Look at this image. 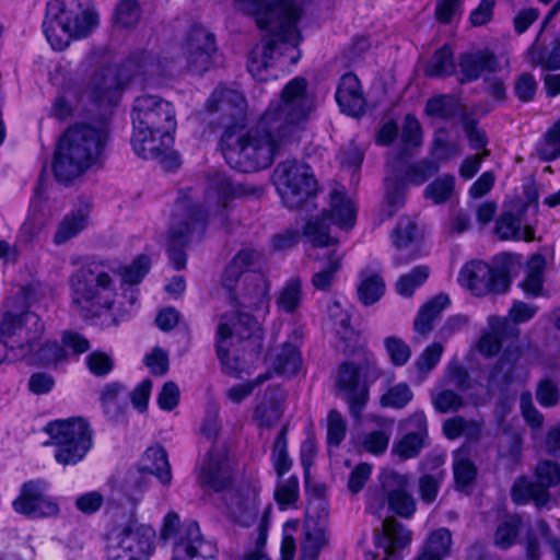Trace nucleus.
I'll list each match as a JSON object with an SVG mask.
<instances>
[{"label": "nucleus", "instance_id": "1", "mask_svg": "<svg viewBox=\"0 0 560 560\" xmlns=\"http://www.w3.org/2000/svg\"><path fill=\"white\" fill-rule=\"evenodd\" d=\"M303 77L291 79L282 89L279 100L271 101L255 127L241 131L246 122V100L232 89L218 88L207 101L209 113H220L225 130L221 148L226 163L238 172L248 173L266 168L290 142L304 130L316 109L314 94L307 90Z\"/></svg>", "mask_w": 560, "mask_h": 560}, {"label": "nucleus", "instance_id": "2", "mask_svg": "<svg viewBox=\"0 0 560 560\" xmlns=\"http://www.w3.org/2000/svg\"><path fill=\"white\" fill-rule=\"evenodd\" d=\"M313 0H234L237 11L253 16L260 30L267 33L250 52L247 69L258 81H267L276 74L270 69L277 59L288 58L294 65L301 52V33L298 22Z\"/></svg>", "mask_w": 560, "mask_h": 560}, {"label": "nucleus", "instance_id": "3", "mask_svg": "<svg viewBox=\"0 0 560 560\" xmlns=\"http://www.w3.org/2000/svg\"><path fill=\"white\" fill-rule=\"evenodd\" d=\"M261 187L249 184L232 183L224 173H215L209 182L208 200L214 198L215 205H209L207 214L194 205L188 196L179 197L174 206L168 231L167 253L171 264L176 270L184 269L187 256L182 249L195 237L199 238L206 228L207 219L219 226L229 224V201L235 197L258 196Z\"/></svg>", "mask_w": 560, "mask_h": 560}, {"label": "nucleus", "instance_id": "4", "mask_svg": "<svg viewBox=\"0 0 560 560\" xmlns=\"http://www.w3.org/2000/svg\"><path fill=\"white\" fill-rule=\"evenodd\" d=\"M241 284L235 283L233 290L240 311L235 316L236 322L233 326L230 322L233 316L223 315L217 330V354L222 364H226L230 352L229 340L237 338L240 340H257L262 337V329L259 320L246 311L267 315L270 307L269 290L270 284L267 278L260 272H247L241 277Z\"/></svg>", "mask_w": 560, "mask_h": 560}, {"label": "nucleus", "instance_id": "5", "mask_svg": "<svg viewBox=\"0 0 560 560\" xmlns=\"http://www.w3.org/2000/svg\"><path fill=\"white\" fill-rule=\"evenodd\" d=\"M131 145L144 160H163L173 144L176 115L172 103L158 95L138 96L132 107Z\"/></svg>", "mask_w": 560, "mask_h": 560}, {"label": "nucleus", "instance_id": "6", "mask_svg": "<svg viewBox=\"0 0 560 560\" xmlns=\"http://www.w3.org/2000/svg\"><path fill=\"white\" fill-rule=\"evenodd\" d=\"M109 138L106 120L77 124L69 128L55 153L54 174L68 184L100 162Z\"/></svg>", "mask_w": 560, "mask_h": 560}, {"label": "nucleus", "instance_id": "7", "mask_svg": "<svg viewBox=\"0 0 560 560\" xmlns=\"http://www.w3.org/2000/svg\"><path fill=\"white\" fill-rule=\"evenodd\" d=\"M97 24L98 15L86 0H50L43 30L52 49L63 50L72 39L90 35Z\"/></svg>", "mask_w": 560, "mask_h": 560}, {"label": "nucleus", "instance_id": "8", "mask_svg": "<svg viewBox=\"0 0 560 560\" xmlns=\"http://www.w3.org/2000/svg\"><path fill=\"white\" fill-rule=\"evenodd\" d=\"M161 74L159 65L152 58L141 57L138 63L131 58L121 67L108 66L95 71L83 95L100 107L115 106L133 75H142L148 80Z\"/></svg>", "mask_w": 560, "mask_h": 560}, {"label": "nucleus", "instance_id": "9", "mask_svg": "<svg viewBox=\"0 0 560 560\" xmlns=\"http://www.w3.org/2000/svg\"><path fill=\"white\" fill-rule=\"evenodd\" d=\"M72 301L85 317L98 316L113 306L114 281L101 262H90L71 277Z\"/></svg>", "mask_w": 560, "mask_h": 560}, {"label": "nucleus", "instance_id": "10", "mask_svg": "<svg viewBox=\"0 0 560 560\" xmlns=\"http://www.w3.org/2000/svg\"><path fill=\"white\" fill-rule=\"evenodd\" d=\"M382 375L375 359H365L355 364L343 362L337 370L336 388L338 396L348 404L353 419L360 421L370 398V386Z\"/></svg>", "mask_w": 560, "mask_h": 560}, {"label": "nucleus", "instance_id": "11", "mask_svg": "<svg viewBox=\"0 0 560 560\" xmlns=\"http://www.w3.org/2000/svg\"><path fill=\"white\" fill-rule=\"evenodd\" d=\"M176 536L172 560H215L218 547L213 540L205 538L198 523L190 521L182 525L178 514L170 511L164 516L161 538L167 540Z\"/></svg>", "mask_w": 560, "mask_h": 560}, {"label": "nucleus", "instance_id": "12", "mask_svg": "<svg viewBox=\"0 0 560 560\" xmlns=\"http://www.w3.org/2000/svg\"><path fill=\"white\" fill-rule=\"evenodd\" d=\"M44 431L57 446L56 460L63 466L81 462L93 445V432L81 417L50 421Z\"/></svg>", "mask_w": 560, "mask_h": 560}, {"label": "nucleus", "instance_id": "13", "mask_svg": "<svg viewBox=\"0 0 560 560\" xmlns=\"http://www.w3.org/2000/svg\"><path fill=\"white\" fill-rule=\"evenodd\" d=\"M154 537V529L139 523L132 512L127 523L108 533L106 560H149Z\"/></svg>", "mask_w": 560, "mask_h": 560}, {"label": "nucleus", "instance_id": "14", "mask_svg": "<svg viewBox=\"0 0 560 560\" xmlns=\"http://www.w3.org/2000/svg\"><path fill=\"white\" fill-rule=\"evenodd\" d=\"M273 182L289 209H300L311 202L317 191V182L311 167L298 160H285L273 171Z\"/></svg>", "mask_w": 560, "mask_h": 560}, {"label": "nucleus", "instance_id": "15", "mask_svg": "<svg viewBox=\"0 0 560 560\" xmlns=\"http://www.w3.org/2000/svg\"><path fill=\"white\" fill-rule=\"evenodd\" d=\"M329 211H323L322 217L312 218L303 226V235L314 247L334 245L337 240L330 235V221L341 229L352 228L355 221V209L351 200L343 192L334 189L330 192Z\"/></svg>", "mask_w": 560, "mask_h": 560}, {"label": "nucleus", "instance_id": "16", "mask_svg": "<svg viewBox=\"0 0 560 560\" xmlns=\"http://www.w3.org/2000/svg\"><path fill=\"white\" fill-rule=\"evenodd\" d=\"M149 476H155L163 485L171 483L172 472L167 454L161 446L149 447L142 456L140 468L130 471L122 483L124 493L133 508L142 499L141 494L148 487Z\"/></svg>", "mask_w": 560, "mask_h": 560}, {"label": "nucleus", "instance_id": "17", "mask_svg": "<svg viewBox=\"0 0 560 560\" xmlns=\"http://www.w3.org/2000/svg\"><path fill=\"white\" fill-rule=\"evenodd\" d=\"M44 330L40 317L31 311H23L19 314L9 311L0 324V331L10 340L11 350L19 349L23 357L33 353Z\"/></svg>", "mask_w": 560, "mask_h": 560}, {"label": "nucleus", "instance_id": "18", "mask_svg": "<svg viewBox=\"0 0 560 560\" xmlns=\"http://www.w3.org/2000/svg\"><path fill=\"white\" fill-rule=\"evenodd\" d=\"M458 282L476 296L503 293L510 287L509 272L504 267H493L482 260L465 264L459 271Z\"/></svg>", "mask_w": 560, "mask_h": 560}, {"label": "nucleus", "instance_id": "19", "mask_svg": "<svg viewBox=\"0 0 560 560\" xmlns=\"http://www.w3.org/2000/svg\"><path fill=\"white\" fill-rule=\"evenodd\" d=\"M48 485L42 479L30 480L22 485L20 494L12 502L13 510L31 518L55 516L59 513L57 502L46 495Z\"/></svg>", "mask_w": 560, "mask_h": 560}, {"label": "nucleus", "instance_id": "20", "mask_svg": "<svg viewBox=\"0 0 560 560\" xmlns=\"http://www.w3.org/2000/svg\"><path fill=\"white\" fill-rule=\"evenodd\" d=\"M215 51L214 35L201 25L191 26L182 45L188 70L196 74L207 72L212 65Z\"/></svg>", "mask_w": 560, "mask_h": 560}, {"label": "nucleus", "instance_id": "21", "mask_svg": "<svg viewBox=\"0 0 560 560\" xmlns=\"http://www.w3.org/2000/svg\"><path fill=\"white\" fill-rule=\"evenodd\" d=\"M198 479L202 488L215 492L231 488L235 479V471L231 466L224 447L213 445L202 462Z\"/></svg>", "mask_w": 560, "mask_h": 560}, {"label": "nucleus", "instance_id": "22", "mask_svg": "<svg viewBox=\"0 0 560 560\" xmlns=\"http://www.w3.org/2000/svg\"><path fill=\"white\" fill-rule=\"evenodd\" d=\"M520 329L512 325L506 317L489 316L488 330L485 331L478 341V351L487 357L497 355L508 345H518Z\"/></svg>", "mask_w": 560, "mask_h": 560}, {"label": "nucleus", "instance_id": "23", "mask_svg": "<svg viewBox=\"0 0 560 560\" xmlns=\"http://www.w3.org/2000/svg\"><path fill=\"white\" fill-rule=\"evenodd\" d=\"M523 351L520 345H508L499 360L493 364L488 375L489 390L505 392L516 381H520V361Z\"/></svg>", "mask_w": 560, "mask_h": 560}, {"label": "nucleus", "instance_id": "24", "mask_svg": "<svg viewBox=\"0 0 560 560\" xmlns=\"http://www.w3.org/2000/svg\"><path fill=\"white\" fill-rule=\"evenodd\" d=\"M388 508L395 514L409 518L416 511V500L409 492V479L407 476L392 472L382 483Z\"/></svg>", "mask_w": 560, "mask_h": 560}, {"label": "nucleus", "instance_id": "25", "mask_svg": "<svg viewBox=\"0 0 560 560\" xmlns=\"http://www.w3.org/2000/svg\"><path fill=\"white\" fill-rule=\"evenodd\" d=\"M458 67L460 84L477 81L485 72L494 73L500 68L498 58L488 49L460 54Z\"/></svg>", "mask_w": 560, "mask_h": 560}, {"label": "nucleus", "instance_id": "26", "mask_svg": "<svg viewBox=\"0 0 560 560\" xmlns=\"http://www.w3.org/2000/svg\"><path fill=\"white\" fill-rule=\"evenodd\" d=\"M411 537L412 533L393 517L384 520L382 527L375 530V544L385 553L383 560H389L394 551L407 547L411 542Z\"/></svg>", "mask_w": 560, "mask_h": 560}, {"label": "nucleus", "instance_id": "27", "mask_svg": "<svg viewBox=\"0 0 560 560\" xmlns=\"http://www.w3.org/2000/svg\"><path fill=\"white\" fill-rule=\"evenodd\" d=\"M336 101L343 113L359 116L364 112L365 97L361 83L353 73H346L340 78L336 91Z\"/></svg>", "mask_w": 560, "mask_h": 560}, {"label": "nucleus", "instance_id": "28", "mask_svg": "<svg viewBox=\"0 0 560 560\" xmlns=\"http://www.w3.org/2000/svg\"><path fill=\"white\" fill-rule=\"evenodd\" d=\"M264 259L265 255L261 249L253 246L242 247L224 271L223 287L226 290H233L241 277L245 276L250 268L260 266Z\"/></svg>", "mask_w": 560, "mask_h": 560}, {"label": "nucleus", "instance_id": "29", "mask_svg": "<svg viewBox=\"0 0 560 560\" xmlns=\"http://www.w3.org/2000/svg\"><path fill=\"white\" fill-rule=\"evenodd\" d=\"M302 340L303 331L300 328H295L288 337L273 361V368L278 373L292 376L299 372L302 365L300 352Z\"/></svg>", "mask_w": 560, "mask_h": 560}, {"label": "nucleus", "instance_id": "30", "mask_svg": "<svg viewBox=\"0 0 560 560\" xmlns=\"http://www.w3.org/2000/svg\"><path fill=\"white\" fill-rule=\"evenodd\" d=\"M526 208V206H523L516 214L508 211L500 215L494 226V233L500 240H524L526 242L535 240L534 228L530 225H524L523 228L522 215Z\"/></svg>", "mask_w": 560, "mask_h": 560}, {"label": "nucleus", "instance_id": "31", "mask_svg": "<svg viewBox=\"0 0 560 560\" xmlns=\"http://www.w3.org/2000/svg\"><path fill=\"white\" fill-rule=\"evenodd\" d=\"M450 305V298L440 293L428 301L418 312L413 322V329L417 332L416 341H420V337L425 339L433 329V324L441 313Z\"/></svg>", "mask_w": 560, "mask_h": 560}, {"label": "nucleus", "instance_id": "32", "mask_svg": "<svg viewBox=\"0 0 560 560\" xmlns=\"http://www.w3.org/2000/svg\"><path fill=\"white\" fill-rule=\"evenodd\" d=\"M450 305V298L440 293L428 301L418 312L413 322V329L417 332L416 341H420V337L425 339L433 329V324L441 313Z\"/></svg>", "mask_w": 560, "mask_h": 560}, {"label": "nucleus", "instance_id": "33", "mask_svg": "<svg viewBox=\"0 0 560 560\" xmlns=\"http://www.w3.org/2000/svg\"><path fill=\"white\" fill-rule=\"evenodd\" d=\"M402 145L394 153H390L387 158L388 168L392 171L396 170V164H404L407 158L410 155L409 150L417 148L421 144V127L418 119L412 115H407L404 120L401 131Z\"/></svg>", "mask_w": 560, "mask_h": 560}, {"label": "nucleus", "instance_id": "34", "mask_svg": "<svg viewBox=\"0 0 560 560\" xmlns=\"http://www.w3.org/2000/svg\"><path fill=\"white\" fill-rule=\"evenodd\" d=\"M511 499L517 505H524L533 501L537 508H542L550 501V494L537 481L522 476L512 486Z\"/></svg>", "mask_w": 560, "mask_h": 560}, {"label": "nucleus", "instance_id": "35", "mask_svg": "<svg viewBox=\"0 0 560 560\" xmlns=\"http://www.w3.org/2000/svg\"><path fill=\"white\" fill-rule=\"evenodd\" d=\"M342 258L343 255L336 249L324 255L323 260L318 258L320 266L318 270L313 273L311 279L314 289L322 292H329L332 289L337 275L342 267Z\"/></svg>", "mask_w": 560, "mask_h": 560}, {"label": "nucleus", "instance_id": "36", "mask_svg": "<svg viewBox=\"0 0 560 560\" xmlns=\"http://www.w3.org/2000/svg\"><path fill=\"white\" fill-rule=\"evenodd\" d=\"M90 207L88 203L80 205L77 209L67 214L60 222L54 242L57 245L65 244L82 232L89 223Z\"/></svg>", "mask_w": 560, "mask_h": 560}, {"label": "nucleus", "instance_id": "37", "mask_svg": "<svg viewBox=\"0 0 560 560\" xmlns=\"http://www.w3.org/2000/svg\"><path fill=\"white\" fill-rule=\"evenodd\" d=\"M526 267L527 273L521 287L527 295L538 296L541 294L545 282L546 258L541 254H534L529 257Z\"/></svg>", "mask_w": 560, "mask_h": 560}, {"label": "nucleus", "instance_id": "38", "mask_svg": "<svg viewBox=\"0 0 560 560\" xmlns=\"http://www.w3.org/2000/svg\"><path fill=\"white\" fill-rule=\"evenodd\" d=\"M455 72L454 52L450 45L436 49L424 68V74L430 78L451 77Z\"/></svg>", "mask_w": 560, "mask_h": 560}, {"label": "nucleus", "instance_id": "39", "mask_svg": "<svg viewBox=\"0 0 560 560\" xmlns=\"http://www.w3.org/2000/svg\"><path fill=\"white\" fill-rule=\"evenodd\" d=\"M384 292L385 282L380 275L370 273L368 270L360 273L358 298L363 305L369 306L376 303Z\"/></svg>", "mask_w": 560, "mask_h": 560}, {"label": "nucleus", "instance_id": "40", "mask_svg": "<svg viewBox=\"0 0 560 560\" xmlns=\"http://www.w3.org/2000/svg\"><path fill=\"white\" fill-rule=\"evenodd\" d=\"M302 281L299 277L290 278L276 298V305L280 312L293 314L302 304Z\"/></svg>", "mask_w": 560, "mask_h": 560}, {"label": "nucleus", "instance_id": "41", "mask_svg": "<svg viewBox=\"0 0 560 560\" xmlns=\"http://www.w3.org/2000/svg\"><path fill=\"white\" fill-rule=\"evenodd\" d=\"M327 544L325 529L316 524L304 526V538L301 544L302 560H318L319 552Z\"/></svg>", "mask_w": 560, "mask_h": 560}, {"label": "nucleus", "instance_id": "42", "mask_svg": "<svg viewBox=\"0 0 560 560\" xmlns=\"http://www.w3.org/2000/svg\"><path fill=\"white\" fill-rule=\"evenodd\" d=\"M400 165L396 164V170L392 171L388 168V161L386 162V201L394 210H397L405 203L406 182L400 176Z\"/></svg>", "mask_w": 560, "mask_h": 560}, {"label": "nucleus", "instance_id": "43", "mask_svg": "<svg viewBox=\"0 0 560 560\" xmlns=\"http://www.w3.org/2000/svg\"><path fill=\"white\" fill-rule=\"evenodd\" d=\"M459 109L458 101L448 94H439L427 101L424 112L430 117L448 120L455 117Z\"/></svg>", "mask_w": 560, "mask_h": 560}, {"label": "nucleus", "instance_id": "44", "mask_svg": "<svg viewBox=\"0 0 560 560\" xmlns=\"http://www.w3.org/2000/svg\"><path fill=\"white\" fill-rule=\"evenodd\" d=\"M527 52L533 66L547 70L560 69V37L553 40L549 50H544L534 43Z\"/></svg>", "mask_w": 560, "mask_h": 560}, {"label": "nucleus", "instance_id": "45", "mask_svg": "<svg viewBox=\"0 0 560 560\" xmlns=\"http://www.w3.org/2000/svg\"><path fill=\"white\" fill-rule=\"evenodd\" d=\"M429 444V439L419 436L413 433H404V435L397 440L392 448L393 454L398 456L401 460L411 459L418 457L421 451Z\"/></svg>", "mask_w": 560, "mask_h": 560}, {"label": "nucleus", "instance_id": "46", "mask_svg": "<svg viewBox=\"0 0 560 560\" xmlns=\"http://www.w3.org/2000/svg\"><path fill=\"white\" fill-rule=\"evenodd\" d=\"M443 352L444 347L441 342H432L425 347L417 357L413 366L421 381L425 380L428 375L436 368Z\"/></svg>", "mask_w": 560, "mask_h": 560}, {"label": "nucleus", "instance_id": "47", "mask_svg": "<svg viewBox=\"0 0 560 560\" xmlns=\"http://www.w3.org/2000/svg\"><path fill=\"white\" fill-rule=\"evenodd\" d=\"M438 171L439 164L435 161L424 159L407 165L404 174H400V176L406 183L420 186L435 175Z\"/></svg>", "mask_w": 560, "mask_h": 560}, {"label": "nucleus", "instance_id": "48", "mask_svg": "<svg viewBox=\"0 0 560 560\" xmlns=\"http://www.w3.org/2000/svg\"><path fill=\"white\" fill-rule=\"evenodd\" d=\"M428 266L420 265L407 273L401 275L396 282V291L404 298H410L415 290L421 287L429 278Z\"/></svg>", "mask_w": 560, "mask_h": 560}, {"label": "nucleus", "instance_id": "49", "mask_svg": "<svg viewBox=\"0 0 560 560\" xmlns=\"http://www.w3.org/2000/svg\"><path fill=\"white\" fill-rule=\"evenodd\" d=\"M454 187L455 177L451 174H444L435 178L425 187L423 196L424 198L432 200L433 203L441 205L452 197Z\"/></svg>", "mask_w": 560, "mask_h": 560}, {"label": "nucleus", "instance_id": "50", "mask_svg": "<svg viewBox=\"0 0 560 560\" xmlns=\"http://www.w3.org/2000/svg\"><path fill=\"white\" fill-rule=\"evenodd\" d=\"M413 398V393L410 386L405 383H398L387 388V390L381 396L380 404L385 408L402 409Z\"/></svg>", "mask_w": 560, "mask_h": 560}, {"label": "nucleus", "instance_id": "51", "mask_svg": "<svg viewBox=\"0 0 560 560\" xmlns=\"http://www.w3.org/2000/svg\"><path fill=\"white\" fill-rule=\"evenodd\" d=\"M271 460L279 478L287 474L292 467V460L288 454L287 427H283L273 444Z\"/></svg>", "mask_w": 560, "mask_h": 560}, {"label": "nucleus", "instance_id": "52", "mask_svg": "<svg viewBox=\"0 0 560 560\" xmlns=\"http://www.w3.org/2000/svg\"><path fill=\"white\" fill-rule=\"evenodd\" d=\"M453 470L456 483L462 487L470 485L477 476L475 464L468 457L467 452L463 450H458L454 454Z\"/></svg>", "mask_w": 560, "mask_h": 560}, {"label": "nucleus", "instance_id": "53", "mask_svg": "<svg viewBox=\"0 0 560 560\" xmlns=\"http://www.w3.org/2000/svg\"><path fill=\"white\" fill-rule=\"evenodd\" d=\"M537 152L544 161H553L560 156V119L547 130Z\"/></svg>", "mask_w": 560, "mask_h": 560}, {"label": "nucleus", "instance_id": "54", "mask_svg": "<svg viewBox=\"0 0 560 560\" xmlns=\"http://www.w3.org/2000/svg\"><path fill=\"white\" fill-rule=\"evenodd\" d=\"M451 546L452 534L447 528L442 527L429 535L422 548L434 555L436 559L443 560L448 556Z\"/></svg>", "mask_w": 560, "mask_h": 560}, {"label": "nucleus", "instance_id": "55", "mask_svg": "<svg viewBox=\"0 0 560 560\" xmlns=\"http://www.w3.org/2000/svg\"><path fill=\"white\" fill-rule=\"evenodd\" d=\"M258 495L259 489L256 486L243 485L231 495L232 505H235L234 508L231 506L232 512L242 513L256 510L258 506Z\"/></svg>", "mask_w": 560, "mask_h": 560}, {"label": "nucleus", "instance_id": "56", "mask_svg": "<svg viewBox=\"0 0 560 560\" xmlns=\"http://www.w3.org/2000/svg\"><path fill=\"white\" fill-rule=\"evenodd\" d=\"M384 348L394 366H404L411 358L409 345L397 336L386 337L384 339Z\"/></svg>", "mask_w": 560, "mask_h": 560}, {"label": "nucleus", "instance_id": "57", "mask_svg": "<svg viewBox=\"0 0 560 560\" xmlns=\"http://www.w3.org/2000/svg\"><path fill=\"white\" fill-rule=\"evenodd\" d=\"M431 154L436 161H446L460 154L457 142L448 141L445 129H439L433 138Z\"/></svg>", "mask_w": 560, "mask_h": 560}, {"label": "nucleus", "instance_id": "58", "mask_svg": "<svg viewBox=\"0 0 560 560\" xmlns=\"http://www.w3.org/2000/svg\"><path fill=\"white\" fill-rule=\"evenodd\" d=\"M31 354L34 360L43 366L56 365L67 358V352L62 346L56 341H46L37 350L34 349Z\"/></svg>", "mask_w": 560, "mask_h": 560}, {"label": "nucleus", "instance_id": "59", "mask_svg": "<svg viewBox=\"0 0 560 560\" xmlns=\"http://www.w3.org/2000/svg\"><path fill=\"white\" fill-rule=\"evenodd\" d=\"M444 477V471L436 469L434 472L424 474L419 478V494L425 504H431L435 501Z\"/></svg>", "mask_w": 560, "mask_h": 560}, {"label": "nucleus", "instance_id": "60", "mask_svg": "<svg viewBox=\"0 0 560 560\" xmlns=\"http://www.w3.org/2000/svg\"><path fill=\"white\" fill-rule=\"evenodd\" d=\"M522 521L518 516H512L502 522L494 534V542L501 549L510 548L518 535Z\"/></svg>", "mask_w": 560, "mask_h": 560}, {"label": "nucleus", "instance_id": "61", "mask_svg": "<svg viewBox=\"0 0 560 560\" xmlns=\"http://www.w3.org/2000/svg\"><path fill=\"white\" fill-rule=\"evenodd\" d=\"M535 396L541 407L553 408L560 402V388L551 378L545 377L537 383Z\"/></svg>", "mask_w": 560, "mask_h": 560}, {"label": "nucleus", "instance_id": "62", "mask_svg": "<svg viewBox=\"0 0 560 560\" xmlns=\"http://www.w3.org/2000/svg\"><path fill=\"white\" fill-rule=\"evenodd\" d=\"M431 402L440 413L455 412L464 406V399L452 389H444L431 395Z\"/></svg>", "mask_w": 560, "mask_h": 560}, {"label": "nucleus", "instance_id": "63", "mask_svg": "<svg viewBox=\"0 0 560 560\" xmlns=\"http://www.w3.org/2000/svg\"><path fill=\"white\" fill-rule=\"evenodd\" d=\"M347 433V422L343 416L332 409L327 416V443L329 446L338 447L345 440Z\"/></svg>", "mask_w": 560, "mask_h": 560}, {"label": "nucleus", "instance_id": "64", "mask_svg": "<svg viewBox=\"0 0 560 560\" xmlns=\"http://www.w3.org/2000/svg\"><path fill=\"white\" fill-rule=\"evenodd\" d=\"M115 22L121 27H129L138 23L141 10L137 0H121L115 10Z\"/></svg>", "mask_w": 560, "mask_h": 560}]
</instances>
